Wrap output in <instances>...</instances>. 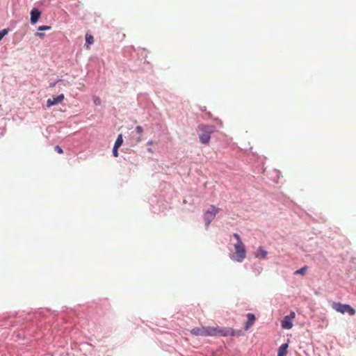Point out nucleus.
<instances>
[{"label": "nucleus", "mask_w": 356, "mask_h": 356, "mask_svg": "<svg viewBox=\"0 0 356 356\" xmlns=\"http://www.w3.org/2000/svg\"><path fill=\"white\" fill-rule=\"evenodd\" d=\"M63 99L64 95L63 94H60L56 97H53L52 98H49L47 99V106L49 107L54 105H56L58 103L61 102Z\"/></svg>", "instance_id": "nucleus-6"}, {"label": "nucleus", "mask_w": 356, "mask_h": 356, "mask_svg": "<svg viewBox=\"0 0 356 356\" xmlns=\"http://www.w3.org/2000/svg\"><path fill=\"white\" fill-rule=\"evenodd\" d=\"M288 317H290L291 318V320L292 321L295 316H296V314L294 312H291L289 316H287Z\"/></svg>", "instance_id": "nucleus-24"}, {"label": "nucleus", "mask_w": 356, "mask_h": 356, "mask_svg": "<svg viewBox=\"0 0 356 356\" xmlns=\"http://www.w3.org/2000/svg\"><path fill=\"white\" fill-rule=\"evenodd\" d=\"M247 318L248 320L244 327L245 330H249L250 327L254 323L256 320L254 315L252 313H248L247 314Z\"/></svg>", "instance_id": "nucleus-7"}, {"label": "nucleus", "mask_w": 356, "mask_h": 356, "mask_svg": "<svg viewBox=\"0 0 356 356\" xmlns=\"http://www.w3.org/2000/svg\"><path fill=\"white\" fill-rule=\"evenodd\" d=\"M191 333L195 336L205 337L204 326L200 327H194L191 330Z\"/></svg>", "instance_id": "nucleus-10"}, {"label": "nucleus", "mask_w": 356, "mask_h": 356, "mask_svg": "<svg viewBox=\"0 0 356 356\" xmlns=\"http://www.w3.org/2000/svg\"><path fill=\"white\" fill-rule=\"evenodd\" d=\"M94 42V38L92 35L87 33L86 35V48L90 49V45Z\"/></svg>", "instance_id": "nucleus-13"}, {"label": "nucleus", "mask_w": 356, "mask_h": 356, "mask_svg": "<svg viewBox=\"0 0 356 356\" xmlns=\"http://www.w3.org/2000/svg\"><path fill=\"white\" fill-rule=\"evenodd\" d=\"M215 131L213 126L200 124L197 127V133L200 141L204 145H208L210 142L211 134Z\"/></svg>", "instance_id": "nucleus-2"}, {"label": "nucleus", "mask_w": 356, "mask_h": 356, "mask_svg": "<svg viewBox=\"0 0 356 356\" xmlns=\"http://www.w3.org/2000/svg\"><path fill=\"white\" fill-rule=\"evenodd\" d=\"M54 149L58 154H63V149L58 145L56 146Z\"/></svg>", "instance_id": "nucleus-21"}, {"label": "nucleus", "mask_w": 356, "mask_h": 356, "mask_svg": "<svg viewBox=\"0 0 356 356\" xmlns=\"http://www.w3.org/2000/svg\"><path fill=\"white\" fill-rule=\"evenodd\" d=\"M35 35L36 36L39 37L40 38H43L45 35V34L44 33H39V32L36 33Z\"/></svg>", "instance_id": "nucleus-23"}, {"label": "nucleus", "mask_w": 356, "mask_h": 356, "mask_svg": "<svg viewBox=\"0 0 356 356\" xmlns=\"http://www.w3.org/2000/svg\"><path fill=\"white\" fill-rule=\"evenodd\" d=\"M8 33L7 29H3L0 31V41Z\"/></svg>", "instance_id": "nucleus-17"}, {"label": "nucleus", "mask_w": 356, "mask_h": 356, "mask_svg": "<svg viewBox=\"0 0 356 356\" xmlns=\"http://www.w3.org/2000/svg\"><path fill=\"white\" fill-rule=\"evenodd\" d=\"M234 237L237 240V243H240V242H242L241 239V237L240 236L236 234V233H234L233 234Z\"/></svg>", "instance_id": "nucleus-22"}, {"label": "nucleus", "mask_w": 356, "mask_h": 356, "mask_svg": "<svg viewBox=\"0 0 356 356\" xmlns=\"http://www.w3.org/2000/svg\"><path fill=\"white\" fill-rule=\"evenodd\" d=\"M153 144V141L152 140H149L147 143V145H152Z\"/></svg>", "instance_id": "nucleus-26"}, {"label": "nucleus", "mask_w": 356, "mask_h": 356, "mask_svg": "<svg viewBox=\"0 0 356 356\" xmlns=\"http://www.w3.org/2000/svg\"><path fill=\"white\" fill-rule=\"evenodd\" d=\"M332 308L341 314L348 313L350 316H353L355 314V310L347 304L334 302L332 304Z\"/></svg>", "instance_id": "nucleus-5"}, {"label": "nucleus", "mask_w": 356, "mask_h": 356, "mask_svg": "<svg viewBox=\"0 0 356 356\" xmlns=\"http://www.w3.org/2000/svg\"><path fill=\"white\" fill-rule=\"evenodd\" d=\"M122 143H123L122 136V134H120L118 136V138L115 142L114 147L119 148L122 145Z\"/></svg>", "instance_id": "nucleus-14"}, {"label": "nucleus", "mask_w": 356, "mask_h": 356, "mask_svg": "<svg viewBox=\"0 0 356 356\" xmlns=\"http://www.w3.org/2000/svg\"><path fill=\"white\" fill-rule=\"evenodd\" d=\"M254 256L259 259H266L267 256V251H266L262 247H259L257 251L254 253Z\"/></svg>", "instance_id": "nucleus-11"}, {"label": "nucleus", "mask_w": 356, "mask_h": 356, "mask_svg": "<svg viewBox=\"0 0 356 356\" xmlns=\"http://www.w3.org/2000/svg\"><path fill=\"white\" fill-rule=\"evenodd\" d=\"M235 254L231 256L235 261L241 262L246 257V251L243 242L234 244Z\"/></svg>", "instance_id": "nucleus-3"}, {"label": "nucleus", "mask_w": 356, "mask_h": 356, "mask_svg": "<svg viewBox=\"0 0 356 356\" xmlns=\"http://www.w3.org/2000/svg\"><path fill=\"white\" fill-rule=\"evenodd\" d=\"M118 147H114L113 146V155L115 156V157H118Z\"/></svg>", "instance_id": "nucleus-19"}, {"label": "nucleus", "mask_w": 356, "mask_h": 356, "mask_svg": "<svg viewBox=\"0 0 356 356\" xmlns=\"http://www.w3.org/2000/svg\"><path fill=\"white\" fill-rule=\"evenodd\" d=\"M140 140H141L140 138H138L137 142L140 141Z\"/></svg>", "instance_id": "nucleus-28"}, {"label": "nucleus", "mask_w": 356, "mask_h": 356, "mask_svg": "<svg viewBox=\"0 0 356 356\" xmlns=\"http://www.w3.org/2000/svg\"><path fill=\"white\" fill-rule=\"evenodd\" d=\"M282 327L284 329L289 330L293 327V323L290 317L284 316L281 322Z\"/></svg>", "instance_id": "nucleus-9"}, {"label": "nucleus", "mask_w": 356, "mask_h": 356, "mask_svg": "<svg viewBox=\"0 0 356 356\" xmlns=\"http://www.w3.org/2000/svg\"><path fill=\"white\" fill-rule=\"evenodd\" d=\"M51 29L50 26H40L38 29V31H49Z\"/></svg>", "instance_id": "nucleus-16"}, {"label": "nucleus", "mask_w": 356, "mask_h": 356, "mask_svg": "<svg viewBox=\"0 0 356 356\" xmlns=\"http://www.w3.org/2000/svg\"><path fill=\"white\" fill-rule=\"evenodd\" d=\"M147 150L149 153H154V151L151 148H148Z\"/></svg>", "instance_id": "nucleus-27"}, {"label": "nucleus", "mask_w": 356, "mask_h": 356, "mask_svg": "<svg viewBox=\"0 0 356 356\" xmlns=\"http://www.w3.org/2000/svg\"><path fill=\"white\" fill-rule=\"evenodd\" d=\"M219 211V208L216 207L214 205H211L210 207L204 212V220L205 222L207 229H208L209 225L214 220Z\"/></svg>", "instance_id": "nucleus-4"}, {"label": "nucleus", "mask_w": 356, "mask_h": 356, "mask_svg": "<svg viewBox=\"0 0 356 356\" xmlns=\"http://www.w3.org/2000/svg\"><path fill=\"white\" fill-rule=\"evenodd\" d=\"M233 330L235 334L234 336H241V332L240 330Z\"/></svg>", "instance_id": "nucleus-25"}, {"label": "nucleus", "mask_w": 356, "mask_h": 356, "mask_svg": "<svg viewBox=\"0 0 356 356\" xmlns=\"http://www.w3.org/2000/svg\"><path fill=\"white\" fill-rule=\"evenodd\" d=\"M205 337H227L228 335H234V332L232 328L220 327H204Z\"/></svg>", "instance_id": "nucleus-1"}, {"label": "nucleus", "mask_w": 356, "mask_h": 356, "mask_svg": "<svg viewBox=\"0 0 356 356\" xmlns=\"http://www.w3.org/2000/svg\"><path fill=\"white\" fill-rule=\"evenodd\" d=\"M307 270V267L305 266L301 268L300 269L296 270L294 273V275H299V274H300V275H304L305 274Z\"/></svg>", "instance_id": "nucleus-15"}, {"label": "nucleus", "mask_w": 356, "mask_h": 356, "mask_svg": "<svg viewBox=\"0 0 356 356\" xmlns=\"http://www.w3.org/2000/svg\"><path fill=\"white\" fill-rule=\"evenodd\" d=\"M136 131L138 134H141L143 132V129L140 126H137L136 127Z\"/></svg>", "instance_id": "nucleus-20"}, {"label": "nucleus", "mask_w": 356, "mask_h": 356, "mask_svg": "<svg viewBox=\"0 0 356 356\" xmlns=\"http://www.w3.org/2000/svg\"><path fill=\"white\" fill-rule=\"evenodd\" d=\"M289 348V343H285L279 348L277 356H286L287 354V349Z\"/></svg>", "instance_id": "nucleus-12"}, {"label": "nucleus", "mask_w": 356, "mask_h": 356, "mask_svg": "<svg viewBox=\"0 0 356 356\" xmlns=\"http://www.w3.org/2000/svg\"><path fill=\"white\" fill-rule=\"evenodd\" d=\"M93 102H94L95 104L97 105V106L100 105V104H101V100L97 97H93Z\"/></svg>", "instance_id": "nucleus-18"}, {"label": "nucleus", "mask_w": 356, "mask_h": 356, "mask_svg": "<svg viewBox=\"0 0 356 356\" xmlns=\"http://www.w3.org/2000/svg\"><path fill=\"white\" fill-rule=\"evenodd\" d=\"M41 13L36 8H33L31 11V23L35 24L40 17Z\"/></svg>", "instance_id": "nucleus-8"}]
</instances>
